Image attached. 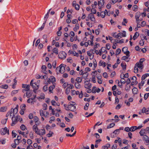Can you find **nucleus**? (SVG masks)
<instances>
[{
	"mask_svg": "<svg viewBox=\"0 0 149 149\" xmlns=\"http://www.w3.org/2000/svg\"><path fill=\"white\" fill-rule=\"evenodd\" d=\"M66 66V65H64L63 64H61L59 66L57 67L56 69L57 74L59 72L61 74H63L65 72V67Z\"/></svg>",
	"mask_w": 149,
	"mask_h": 149,
	"instance_id": "nucleus-1",
	"label": "nucleus"
},
{
	"mask_svg": "<svg viewBox=\"0 0 149 149\" xmlns=\"http://www.w3.org/2000/svg\"><path fill=\"white\" fill-rule=\"evenodd\" d=\"M40 123H36L33 126L32 129L38 135H41V134L40 132V130L38 129L37 127L38 125H39Z\"/></svg>",
	"mask_w": 149,
	"mask_h": 149,
	"instance_id": "nucleus-2",
	"label": "nucleus"
},
{
	"mask_svg": "<svg viewBox=\"0 0 149 149\" xmlns=\"http://www.w3.org/2000/svg\"><path fill=\"white\" fill-rule=\"evenodd\" d=\"M68 109H66L67 110H70L72 111H76V106L74 105H72L71 104H69L67 107Z\"/></svg>",
	"mask_w": 149,
	"mask_h": 149,
	"instance_id": "nucleus-3",
	"label": "nucleus"
},
{
	"mask_svg": "<svg viewBox=\"0 0 149 149\" xmlns=\"http://www.w3.org/2000/svg\"><path fill=\"white\" fill-rule=\"evenodd\" d=\"M20 118V116H18L15 117H13L12 118V123L11 125L13 126L16 124L18 120V119L19 118Z\"/></svg>",
	"mask_w": 149,
	"mask_h": 149,
	"instance_id": "nucleus-4",
	"label": "nucleus"
},
{
	"mask_svg": "<svg viewBox=\"0 0 149 149\" xmlns=\"http://www.w3.org/2000/svg\"><path fill=\"white\" fill-rule=\"evenodd\" d=\"M33 80H32L30 82V85L33 89L38 90L39 88V85L37 84L36 83H33Z\"/></svg>",
	"mask_w": 149,
	"mask_h": 149,
	"instance_id": "nucleus-5",
	"label": "nucleus"
},
{
	"mask_svg": "<svg viewBox=\"0 0 149 149\" xmlns=\"http://www.w3.org/2000/svg\"><path fill=\"white\" fill-rule=\"evenodd\" d=\"M66 53L64 52H60L58 55V57L59 58L63 59L65 58L66 56Z\"/></svg>",
	"mask_w": 149,
	"mask_h": 149,
	"instance_id": "nucleus-6",
	"label": "nucleus"
},
{
	"mask_svg": "<svg viewBox=\"0 0 149 149\" xmlns=\"http://www.w3.org/2000/svg\"><path fill=\"white\" fill-rule=\"evenodd\" d=\"M7 133L8 134H9V130H8L6 127H5L4 128L2 129L1 130V133L2 135H4Z\"/></svg>",
	"mask_w": 149,
	"mask_h": 149,
	"instance_id": "nucleus-7",
	"label": "nucleus"
},
{
	"mask_svg": "<svg viewBox=\"0 0 149 149\" xmlns=\"http://www.w3.org/2000/svg\"><path fill=\"white\" fill-rule=\"evenodd\" d=\"M122 51L126 55V56H129L130 52L127 51V47H124L122 49Z\"/></svg>",
	"mask_w": 149,
	"mask_h": 149,
	"instance_id": "nucleus-8",
	"label": "nucleus"
},
{
	"mask_svg": "<svg viewBox=\"0 0 149 149\" xmlns=\"http://www.w3.org/2000/svg\"><path fill=\"white\" fill-rule=\"evenodd\" d=\"M85 87L87 89L91 88L92 86L91 84L89 82V81H86L84 82Z\"/></svg>",
	"mask_w": 149,
	"mask_h": 149,
	"instance_id": "nucleus-9",
	"label": "nucleus"
},
{
	"mask_svg": "<svg viewBox=\"0 0 149 149\" xmlns=\"http://www.w3.org/2000/svg\"><path fill=\"white\" fill-rule=\"evenodd\" d=\"M22 87L23 88H25V89L26 90V91H28L29 90L30 87L29 85H27L26 84H23Z\"/></svg>",
	"mask_w": 149,
	"mask_h": 149,
	"instance_id": "nucleus-10",
	"label": "nucleus"
},
{
	"mask_svg": "<svg viewBox=\"0 0 149 149\" xmlns=\"http://www.w3.org/2000/svg\"><path fill=\"white\" fill-rule=\"evenodd\" d=\"M142 113H145L146 114L149 113V108L146 109L145 107H143L142 110Z\"/></svg>",
	"mask_w": 149,
	"mask_h": 149,
	"instance_id": "nucleus-11",
	"label": "nucleus"
},
{
	"mask_svg": "<svg viewBox=\"0 0 149 149\" xmlns=\"http://www.w3.org/2000/svg\"><path fill=\"white\" fill-rule=\"evenodd\" d=\"M143 140L146 141V143H147L148 144H147V145H148L149 144V139L148 136H146V135H145L143 138Z\"/></svg>",
	"mask_w": 149,
	"mask_h": 149,
	"instance_id": "nucleus-12",
	"label": "nucleus"
},
{
	"mask_svg": "<svg viewBox=\"0 0 149 149\" xmlns=\"http://www.w3.org/2000/svg\"><path fill=\"white\" fill-rule=\"evenodd\" d=\"M138 68H139L140 69H142L143 67V65H141V64H140L139 63L137 62V63L135 65Z\"/></svg>",
	"mask_w": 149,
	"mask_h": 149,
	"instance_id": "nucleus-13",
	"label": "nucleus"
},
{
	"mask_svg": "<svg viewBox=\"0 0 149 149\" xmlns=\"http://www.w3.org/2000/svg\"><path fill=\"white\" fill-rule=\"evenodd\" d=\"M13 113L16 114L18 111V109L17 107H15L14 109H13V108L11 109V111L12 113H13Z\"/></svg>",
	"mask_w": 149,
	"mask_h": 149,
	"instance_id": "nucleus-14",
	"label": "nucleus"
},
{
	"mask_svg": "<svg viewBox=\"0 0 149 149\" xmlns=\"http://www.w3.org/2000/svg\"><path fill=\"white\" fill-rule=\"evenodd\" d=\"M89 42H90L91 45L93 44V41L88 40V42H86L85 43L84 45L86 47H87L88 45H90Z\"/></svg>",
	"mask_w": 149,
	"mask_h": 149,
	"instance_id": "nucleus-15",
	"label": "nucleus"
},
{
	"mask_svg": "<svg viewBox=\"0 0 149 149\" xmlns=\"http://www.w3.org/2000/svg\"><path fill=\"white\" fill-rule=\"evenodd\" d=\"M139 33L138 32H136L133 37V39L135 40L139 36Z\"/></svg>",
	"mask_w": 149,
	"mask_h": 149,
	"instance_id": "nucleus-16",
	"label": "nucleus"
},
{
	"mask_svg": "<svg viewBox=\"0 0 149 149\" xmlns=\"http://www.w3.org/2000/svg\"><path fill=\"white\" fill-rule=\"evenodd\" d=\"M88 75V73L87 72H85L82 75V78L86 79Z\"/></svg>",
	"mask_w": 149,
	"mask_h": 149,
	"instance_id": "nucleus-17",
	"label": "nucleus"
},
{
	"mask_svg": "<svg viewBox=\"0 0 149 149\" xmlns=\"http://www.w3.org/2000/svg\"><path fill=\"white\" fill-rule=\"evenodd\" d=\"M51 79H49L48 81L49 83L52 81V82H54L56 81L55 78L53 76L51 77Z\"/></svg>",
	"mask_w": 149,
	"mask_h": 149,
	"instance_id": "nucleus-18",
	"label": "nucleus"
},
{
	"mask_svg": "<svg viewBox=\"0 0 149 149\" xmlns=\"http://www.w3.org/2000/svg\"><path fill=\"white\" fill-rule=\"evenodd\" d=\"M148 76H149V74L148 73H146L143 75L141 77L142 80L143 81Z\"/></svg>",
	"mask_w": 149,
	"mask_h": 149,
	"instance_id": "nucleus-19",
	"label": "nucleus"
},
{
	"mask_svg": "<svg viewBox=\"0 0 149 149\" xmlns=\"http://www.w3.org/2000/svg\"><path fill=\"white\" fill-rule=\"evenodd\" d=\"M7 109L6 107H3L0 108V111L1 112H4L6 111Z\"/></svg>",
	"mask_w": 149,
	"mask_h": 149,
	"instance_id": "nucleus-20",
	"label": "nucleus"
},
{
	"mask_svg": "<svg viewBox=\"0 0 149 149\" xmlns=\"http://www.w3.org/2000/svg\"><path fill=\"white\" fill-rule=\"evenodd\" d=\"M47 68V67L45 65H42L41 67V69L43 71H42L43 72H44L45 74H46V69Z\"/></svg>",
	"mask_w": 149,
	"mask_h": 149,
	"instance_id": "nucleus-21",
	"label": "nucleus"
},
{
	"mask_svg": "<svg viewBox=\"0 0 149 149\" xmlns=\"http://www.w3.org/2000/svg\"><path fill=\"white\" fill-rule=\"evenodd\" d=\"M132 91L133 94H136L137 93L138 90L137 88L134 87L132 89Z\"/></svg>",
	"mask_w": 149,
	"mask_h": 149,
	"instance_id": "nucleus-22",
	"label": "nucleus"
},
{
	"mask_svg": "<svg viewBox=\"0 0 149 149\" xmlns=\"http://www.w3.org/2000/svg\"><path fill=\"white\" fill-rule=\"evenodd\" d=\"M141 15V13L139 12H137L135 16V18L136 19L139 18L140 16Z\"/></svg>",
	"mask_w": 149,
	"mask_h": 149,
	"instance_id": "nucleus-23",
	"label": "nucleus"
},
{
	"mask_svg": "<svg viewBox=\"0 0 149 149\" xmlns=\"http://www.w3.org/2000/svg\"><path fill=\"white\" fill-rule=\"evenodd\" d=\"M75 87L77 89H79L81 88V85L79 83L76 82L74 84Z\"/></svg>",
	"mask_w": 149,
	"mask_h": 149,
	"instance_id": "nucleus-24",
	"label": "nucleus"
},
{
	"mask_svg": "<svg viewBox=\"0 0 149 149\" xmlns=\"http://www.w3.org/2000/svg\"><path fill=\"white\" fill-rule=\"evenodd\" d=\"M55 86L54 85L50 86L49 88V91L51 93H52V91L53 90V89L55 88Z\"/></svg>",
	"mask_w": 149,
	"mask_h": 149,
	"instance_id": "nucleus-25",
	"label": "nucleus"
},
{
	"mask_svg": "<svg viewBox=\"0 0 149 149\" xmlns=\"http://www.w3.org/2000/svg\"><path fill=\"white\" fill-rule=\"evenodd\" d=\"M115 41H116V44L117 43L121 44L124 42V40L123 39H122L119 40H115Z\"/></svg>",
	"mask_w": 149,
	"mask_h": 149,
	"instance_id": "nucleus-26",
	"label": "nucleus"
},
{
	"mask_svg": "<svg viewBox=\"0 0 149 149\" xmlns=\"http://www.w3.org/2000/svg\"><path fill=\"white\" fill-rule=\"evenodd\" d=\"M0 88H3L5 89H7L8 88V86L7 84H4L1 85L0 86Z\"/></svg>",
	"mask_w": 149,
	"mask_h": 149,
	"instance_id": "nucleus-27",
	"label": "nucleus"
},
{
	"mask_svg": "<svg viewBox=\"0 0 149 149\" xmlns=\"http://www.w3.org/2000/svg\"><path fill=\"white\" fill-rule=\"evenodd\" d=\"M145 130L144 129H142L139 132L140 135L143 136L145 132Z\"/></svg>",
	"mask_w": 149,
	"mask_h": 149,
	"instance_id": "nucleus-28",
	"label": "nucleus"
},
{
	"mask_svg": "<svg viewBox=\"0 0 149 149\" xmlns=\"http://www.w3.org/2000/svg\"><path fill=\"white\" fill-rule=\"evenodd\" d=\"M99 65L100 66L103 65L104 67H105L106 66L105 63L104 62H102L101 61H100Z\"/></svg>",
	"mask_w": 149,
	"mask_h": 149,
	"instance_id": "nucleus-29",
	"label": "nucleus"
},
{
	"mask_svg": "<svg viewBox=\"0 0 149 149\" xmlns=\"http://www.w3.org/2000/svg\"><path fill=\"white\" fill-rule=\"evenodd\" d=\"M53 53H55L56 54H58V49L57 48H54L53 49Z\"/></svg>",
	"mask_w": 149,
	"mask_h": 149,
	"instance_id": "nucleus-30",
	"label": "nucleus"
},
{
	"mask_svg": "<svg viewBox=\"0 0 149 149\" xmlns=\"http://www.w3.org/2000/svg\"><path fill=\"white\" fill-rule=\"evenodd\" d=\"M79 27V24H76L75 26V27L74 28L73 30L74 31H76L78 29Z\"/></svg>",
	"mask_w": 149,
	"mask_h": 149,
	"instance_id": "nucleus-31",
	"label": "nucleus"
},
{
	"mask_svg": "<svg viewBox=\"0 0 149 149\" xmlns=\"http://www.w3.org/2000/svg\"><path fill=\"white\" fill-rule=\"evenodd\" d=\"M129 56H123L122 58L121 59L122 60H123L127 62H128L129 61H127V59H128V57Z\"/></svg>",
	"mask_w": 149,
	"mask_h": 149,
	"instance_id": "nucleus-32",
	"label": "nucleus"
},
{
	"mask_svg": "<svg viewBox=\"0 0 149 149\" xmlns=\"http://www.w3.org/2000/svg\"><path fill=\"white\" fill-rule=\"evenodd\" d=\"M39 119L38 117L36 116H35L33 118L35 122L36 123H39L38 122V121L39 120Z\"/></svg>",
	"mask_w": 149,
	"mask_h": 149,
	"instance_id": "nucleus-33",
	"label": "nucleus"
},
{
	"mask_svg": "<svg viewBox=\"0 0 149 149\" xmlns=\"http://www.w3.org/2000/svg\"><path fill=\"white\" fill-rule=\"evenodd\" d=\"M138 8V6L136 5H134L132 7V9L134 11H136Z\"/></svg>",
	"mask_w": 149,
	"mask_h": 149,
	"instance_id": "nucleus-34",
	"label": "nucleus"
},
{
	"mask_svg": "<svg viewBox=\"0 0 149 149\" xmlns=\"http://www.w3.org/2000/svg\"><path fill=\"white\" fill-rule=\"evenodd\" d=\"M76 81L77 83H80L82 81V79L79 77H77L76 79Z\"/></svg>",
	"mask_w": 149,
	"mask_h": 149,
	"instance_id": "nucleus-35",
	"label": "nucleus"
},
{
	"mask_svg": "<svg viewBox=\"0 0 149 149\" xmlns=\"http://www.w3.org/2000/svg\"><path fill=\"white\" fill-rule=\"evenodd\" d=\"M18 132L19 134H22L23 136L24 137H27L26 135L24 134V132H22L20 130H18Z\"/></svg>",
	"mask_w": 149,
	"mask_h": 149,
	"instance_id": "nucleus-36",
	"label": "nucleus"
},
{
	"mask_svg": "<svg viewBox=\"0 0 149 149\" xmlns=\"http://www.w3.org/2000/svg\"><path fill=\"white\" fill-rule=\"evenodd\" d=\"M121 65L124 70H125L126 69V64H124V63H122Z\"/></svg>",
	"mask_w": 149,
	"mask_h": 149,
	"instance_id": "nucleus-37",
	"label": "nucleus"
},
{
	"mask_svg": "<svg viewBox=\"0 0 149 149\" xmlns=\"http://www.w3.org/2000/svg\"><path fill=\"white\" fill-rule=\"evenodd\" d=\"M98 5L100 4L102 6H103L104 5V0H100V1H98Z\"/></svg>",
	"mask_w": 149,
	"mask_h": 149,
	"instance_id": "nucleus-38",
	"label": "nucleus"
},
{
	"mask_svg": "<svg viewBox=\"0 0 149 149\" xmlns=\"http://www.w3.org/2000/svg\"><path fill=\"white\" fill-rule=\"evenodd\" d=\"M36 78L37 79H39L40 78H41L42 79H43L44 78V76H41L39 75H36Z\"/></svg>",
	"mask_w": 149,
	"mask_h": 149,
	"instance_id": "nucleus-39",
	"label": "nucleus"
},
{
	"mask_svg": "<svg viewBox=\"0 0 149 149\" xmlns=\"http://www.w3.org/2000/svg\"><path fill=\"white\" fill-rule=\"evenodd\" d=\"M120 132V130L117 129L115 130L113 132V134H118Z\"/></svg>",
	"mask_w": 149,
	"mask_h": 149,
	"instance_id": "nucleus-40",
	"label": "nucleus"
},
{
	"mask_svg": "<svg viewBox=\"0 0 149 149\" xmlns=\"http://www.w3.org/2000/svg\"><path fill=\"white\" fill-rule=\"evenodd\" d=\"M20 141L15 139L14 140V143L16 146L18 145Z\"/></svg>",
	"mask_w": 149,
	"mask_h": 149,
	"instance_id": "nucleus-41",
	"label": "nucleus"
},
{
	"mask_svg": "<svg viewBox=\"0 0 149 149\" xmlns=\"http://www.w3.org/2000/svg\"><path fill=\"white\" fill-rule=\"evenodd\" d=\"M131 131L133 132L136 130V126L132 127H130Z\"/></svg>",
	"mask_w": 149,
	"mask_h": 149,
	"instance_id": "nucleus-42",
	"label": "nucleus"
},
{
	"mask_svg": "<svg viewBox=\"0 0 149 149\" xmlns=\"http://www.w3.org/2000/svg\"><path fill=\"white\" fill-rule=\"evenodd\" d=\"M115 123H111L109 126L107 127V128H110L113 127L115 125Z\"/></svg>",
	"mask_w": 149,
	"mask_h": 149,
	"instance_id": "nucleus-43",
	"label": "nucleus"
},
{
	"mask_svg": "<svg viewBox=\"0 0 149 149\" xmlns=\"http://www.w3.org/2000/svg\"><path fill=\"white\" fill-rule=\"evenodd\" d=\"M65 91L66 94L67 95H68L70 93V89L69 88H67L65 89Z\"/></svg>",
	"mask_w": 149,
	"mask_h": 149,
	"instance_id": "nucleus-44",
	"label": "nucleus"
},
{
	"mask_svg": "<svg viewBox=\"0 0 149 149\" xmlns=\"http://www.w3.org/2000/svg\"><path fill=\"white\" fill-rule=\"evenodd\" d=\"M97 88L95 86H93V88L92 92L93 93H95L96 92Z\"/></svg>",
	"mask_w": 149,
	"mask_h": 149,
	"instance_id": "nucleus-45",
	"label": "nucleus"
},
{
	"mask_svg": "<svg viewBox=\"0 0 149 149\" xmlns=\"http://www.w3.org/2000/svg\"><path fill=\"white\" fill-rule=\"evenodd\" d=\"M43 109L44 110H46L47 109V105L45 104L44 103L43 104Z\"/></svg>",
	"mask_w": 149,
	"mask_h": 149,
	"instance_id": "nucleus-46",
	"label": "nucleus"
},
{
	"mask_svg": "<svg viewBox=\"0 0 149 149\" xmlns=\"http://www.w3.org/2000/svg\"><path fill=\"white\" fill-rule=\"evenodd\" d=\"M26 105L24 104H22L21 106V109L22 110H25V107H26Z\"/></svg>",
	"mask_w": 149,
	"mask_h": 149,
	"instance_id": "nucleus-47",
	"label": "nucleus"
},
{
	"mask_svg": "<svg viewBox=\"0 0 149 149\" xmlns=\"http://www.w3.org/2000/svg\"><path fill=\"white\" fill-rule=\"evenodd\" d=\"M53 134L54 133L53 132L49 131V133L47 135V136L48 137H50L51 136L52 134Z\"/></svg>",
	"mask_w": 149,
	"mask_h": 149,
	"instance_id": "nucleus-48",
	"label": "nucleus"
},
{
	"mask_svg": "<svg viewBox=\"0 0 149 149\" xmlns=\"http://www.w3.org/2000/svg\"><path fill=\"white\" fill-rule=\"evenodd\" d=\"M18 92L17 90H14L13 91L11 92V95L13 96L14 95L16 94Z\"/></svg>",
	"mask_w": 149,
	"mask_h": 149,
	"instance_id": "nucleus-49",
	"label": "nucleus"
},
{
	"mask_svg": "<svg viewBox=\"0 0 149 149\" xmlns=\"http://www.w3.org/2000/svg\"><path fill=\"white\" fill-rule=\"evenodd\" d=\"M149 96V93H146L144 95V99L145 100H146Z\"/></svg>",
	"mask_w": 149,
	"mask_h": 149,
	"instance_id": "nucleus-50",
	"label": "nucleus"
},
{
	"mask_svg": "<svg viewBox=\"0 0 149 149\" xmlns=\"http://www.w3.org/2000/svg\"><path fill=\"white\" fill-rule=\"evenodd\" d=\"M74 7L76 10H79V6L78 4H75Z\"/></svg>",
	"mask_w": 149,
	"mask_h": 149,
	"instance_id": "nucleus-51",
	"label": "nucleus"
},
{
	"mask_svg": "<svg viewBox=\"0 0 149 149\" xmlns=\"http://www.w3.org/2000/svg\"><path fill=\"white\" fill-rule=\"evenodd\" d=\"M145 60V59L144 58H141L139 61V63L140 64L143 65V62Z\"/></svg>",
	"mask_w": 149,
	"mask_h": 149,
	"instance_id": "nucleus-52",
	"label": "nucleus"
},
{
	"mask_svg": "<svg viewBox=\"0 0 149 149\" xmlns=\"http://www.w3.org/2000/svg\"><path fill=\"white\" fill-rule=\"evenodd\" d=\"M144 41H143V40L141 39L140 41L139 44L140 45L143 46L144 44Z\"/></svg>",
	"mask_w": 149,
	"mask_h": 149,
	"instance_id": "nucleus-53",
	"label": "nucleus"
},
{
	"mask_svg": "<svg viewBox=\"0 0 149 149\" xmlns=\"http://www.w3.org/2000/svg\"><path fill=\"white\" fill-rule=\"evenodd\" d=\"M26 96L27 97L29 98L31 96V94L30 93H28V92L26 93Z\"/></svg>",
	"mask_w": 149,
	"mask_h": 149,
	"instance_id": "nucleus-54",
	"label": "nucleus"
},
{
	"mask_svg": "<svg viewBox=\"0 0 149 149\" xmlns=\"http://www.w3.org/2000/svg\"><path fill=\"white\" fill-rule=\"evenodd\" d=\"M89 104L88 103H87L86 104L85 106L84 107V109L86 110L88 109V107L89 106Z\"/></svg>",
	"mask_w": 149,
	"mask_h": 149,
	"instance_id": "nucleus-55",
	"label": "nucleus"
},
{
	"mask_svg": "<svg viewBox=\"0 0 149 149\" xmlns=\"http://www.w3.org/2000/svg\"><path fill=\"white\" fill-rule=\"evenodd\" d=\"M91 13H92V14H94L96 13V11L94 8H92L91 10Z\"/></svg>",
	"mask_w": 149,
	"mask_h": 149,
	"instance_id": "nucleus-56",
	"label": "nucleus"
},
{
	"mask_svg": "<svg viewBox=\"0 0 149 149\" xmlns=\"http://www.w3.org/2000/svg\"><path fill=\"white\" fill-rule=\"evenodd\" d=\"M134 72L135 73H137L138 71V67H137L135 66L134 68Z\"/></svg>",
	"mask_w": 149,
	"mask_h": 149,
	"instance_id": "nucleus-57",
	"label": "nucleus"
},
{
	"mask_svg": "<svg viewBox=\"0 0 149 149\" xmlns=\"http://www.w3.org/2000/svg\"><path fill=\"white\" fill-rule=\"evenodd\" d=\"M56 61H54L52 64V66L54 68H55L56 67Z\"/></svg>",
	"mask_w": 149,
	"mask_h": 149,
	"instance_id": "nucleus-58",
	"label": "nucleus"
},
{
	"mask_svg": "<svg viewBox=\"0 0 149 149\" xmlns=\"http://www.w3.org/2000/svg\"><path fill=\"white\" fill-rule=\"evenodd\" d=\"M20 128L22 130H24L26 129V127L24 125H22L20 126Z\"/></svg>",
	"mask_w": 149,
	"mask_h": 149,
	"instance_id": "nucleus-59",
	"label": "nucleus"
},
{
	"mask_svg": "<svg viewBox=\"0 0 149 149\" xmlns=\"http://www.w3.org/2000/svg\"><path fill=\"white\" fill-rule=\"evenodd\" d=\"M121 52V50L119 48L117 49L116 50V55L118 54H120Z\"/></svg>",
	"mask_w": 149,
	"mask_h": 149,
	"instance_id": "nucleus-60",
	"label": "nucleus"
},
{
	"mask_svg": "<svg viewBox=\"0 0 149 149\" xmlns=\"http://www.w3.org/2000/svg\"><path fill=\"white\" fill-rule=\"evenodd\" d=\"M51 103L52 105L54 106H56L57 105V103L54 100H53L51 101Z\"/></svg>",
	"mask_w": 149,
	"mask_h": 149,
	"instance_id": "nucleus-61",
	"label": "nucleus"
},
{
	"mask_svg": "<svg viewBox=\"0 0 149 149\" xmlns=\"http://www.w3.org/2000/svg\"><path fill=\"white\" fill-rule=\"evenodd\" d=\"M40 114L41 116H44V114L43 111L41 109L40 111Z\"/></svg>",
	"mask_w": 149,
	"mask_h": 149,
	"instance_id": "nucleus-62",
	"label": "nucleus"
},
{
	"mask_svg": "<svg viewBox=\"0 0 149 149\" xmlns=\"http://www.w3.org/2000/svg\"><path fill=\"white\" fill-rule=\"evenodd\" d=\"M7 119H8V118H7L6 119H4L3 120H2V121H1L2 123L3 124H5L6 122V121H7Z\"/></svg>",
	"mask_w": 149,
	"mask_h": 149,
	"instance_id": "nucleus-63",
	"label": "nucleus"
},
{
	"mask_svg": "<svg viewBox=\"0 0 149 149\" xmlns=\"http://www.w3.org/2000/svg\"><path fill=\"white\" fill-rule=\"evenodd\" d=\"M27 143L29 145L31 144L32 143V140L30 139H29L27 140Z\"/></svg>",
	"mask_w": 149,
	"mask_h": 149,
	"instance_id": "nucleus-64",
	"label": "nucleus"
}]
</instances>
